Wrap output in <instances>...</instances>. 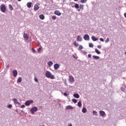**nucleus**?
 Segmentation results:
<instances>
[{"label":"nucleus","instance_id":"nucleus-1","mask_svg":"<svg viewBox=\"0 0 126 126\" xmlns=\"http://www.w3.org/2000/svg\"><path fill=\"white\" fill-rule=\"evenodd\" d=\"M45 76L46 77H47V78H51V79H55V76L54 75L52 74V73H51V72H50L49 71H46L45 73Z\"/></svg>","mask_w":126,"mask_h":126},{"label":"nucleus","instance_id":"nucleus-2","mask_svg":"<svg viewBox=\"0 0 126 126\" xmlns=\"http://www.w3.org/2000/svg\"><path fill=\"white\" fill-rule=\"evenodd\" d=\"M0 10L3 13H4L5 11H6V7L5 6V5H4V4H2L0 5Z\"/></svg>","mask_w":126,"mask_h":126},{"label":"nucleus","instance_id":"nucleus-3","mask_svg":"<svg viewBox=\"0 0 126 126\" xmlns=\"http://www.w3.org/2000/svg\"><path fill=\"white\" fill-rule=\"evenodd\" d=\"M37 111H38V108L37 107H33L31 109V112L32 115H34V114H35V112H37Z\"/></svg>","mask_w":126,"mask_h":126},{"label":"nucleus","instance_id":"nucleus-4","mask_svg":"<svg viewBox=\"0 0 126 126\" xmlns=\"http://www.w3.org/2000/svg\"><path fill=\"white\" fill-rule=\"evenodd\" d=\"M12 101H13L15 105H18V106L20 105V102H18V99H17V98H13L12 99Z\"/></svg>","mask_w":126,"mask_h":126},{"label":"nucleus","instance_id":"nucleus-5","mask_svg":"<svg viewBox=\"0 0 126 126\" xmlns=\"http://www.w3.org/2000/svg\"><path fill=\"white\" fill-rule=\"evenodd\" d=\"M32 103H33L32 100H27L25 102V105L26 106H30V104H32Z\"/></svg>","mask_w":126,"mask_h":126},{"label":"nucleus","instance_id":"nucleus-6","mask_svg":"<svg viewBox=\"0 0 126 126\" xmlns=\"http://www.w3.org/2000/svg\"><path fill=\"white\" fill-rule=\"evenodd\" d=\"M83 38L86 41H89V40H90V37L89 36V35H88V34H85Z\"/></svg>","mask_w":126,"mask_h":126},{"label":"nucleus","instance_id":"nucleus-7","mask_svg":"<svg viewBox=\"0 0 126 126\" xmlns=\"http://www.w3.org/2000/svg\"><path fill=\"white\" fill-rule=\"evenodd\" d=\"M69 82H70V83H73V82H74V78L72 76H70L69 77Z\"/></svg>","mask_w":126,"mask_h":126},{"label":"nucleus","instance_id":"nucleus-8","mask_svg":"<svg viewBox=\"0 0 126 126\" xmlns=\"http://www.w3.org/2000/svg\"><path fill=\"white\" fill-rule=\"evenodd\" d=\"M99 115L100 117H104L106 116V113H105V111L101 110L99 111Z\"/></svg>","mask_w":126,"mask_h":126},{"label":"nucleus","instance_id":"nucleus-9","mask_svg":"<svg viewBox=\"0 0 126 126\" xmlns=\"http://www.w3.org/2000/svg\"><path fill=\"white\" fill-rule=\"evenodd\" d=\"M54 14H56V15H58V16H61V15H62V13L59 10L55 11Z\"/></svg>","mask_w":126,"mask_h":126},{"label":"nucleus","instance_id":"nucleus-10","mask_svg":"<svg viewBox=\"0 0 126 126\" xmlns=\"http://www.w3.org/2000/svg\"><path fill=\"white\" fill-rule=\"evenodd\" d=\"M39 8V4L38 3L35 4L34 6V10H38Z\"/></svg>","mask_w":126,"mask_h":126},{"label":"nucleus","instance_id":"nucleus-11","mask_svg":"<svg viewBox=\"0 0 126 126\" xmlns=\"http://www.w3.org/2000/svg\"><path fill=\"white\" fill-rule=\"evenodd\" d=\"M80 8L78 9V11H80V10H83V8L84 7V5L83 4H80V5L79 6Z\"/></svg>","mask_w":126,"mask_h":126},{"label":"nucleus","instance_id":"nucleus-12","mask_svg":"<svg viewBox=\"0 0 126 126\" xmlns=\"http://www.w3.org/2000/svg\"><path fill=\"white\" fill-rule=\"evenodd\" d=\"M13 75L14 77H16L17 76V70H13Z\"/></svg>","mask_w":126,"mask_h":126},{"label":"nucleus","instance_id":"nucleus-13","mask_svg":"<svg viewBox=\"0 0 126 126\" xmlns=\"http://www.w3.org/2000/svg\"><path fill=\"white\" fill-rule=\"evenodd\" d=\"M54 69L57 70L58 68H60V64L56 63L54 65Z\"/></svg>","mask_w":126,"mask_h":126},{"label":"nucleus","instance_id":"nucleus-14","mask_svg":"<svg viewBox=\"0 0 126 126\" xmlns=\"http://www.w3.org/2000/svg\"><path fill=\"white\" fill-rule=\"evenodd\" d=\"M53 64H54V63L52 61H49L47 63V65L48 66H49V67H51Z\"/></svg>","mask_w":126,"mask_h":126},{"label":"nucleus","instance_id":"nucleus-15","mask_svg":"<svg viewBox=\"0 0 126 126\" xmlns=\"http://www.w3.org/2000/svg\"><path fill=\"white\" fill-rule=\"evenodd\" d=\"M72 7H75L76 9L79 8V5L78 3H76L74 6H71Z\"/></svg>","mask_w":126,"mask_h":126},{"label":"nucleus","instance_id":"nucleus-16","mask_svg":"<svg viewBox=\"0 0 126 126\" xmlns=\"http://www.w3.org/2000/svg\"><path fill=\"white\" fill-rule=\"evenodd\" d=\"M77 41L79 42H81V41H82V37H81V36H80V35L78 36Z\"/></svg>","mask_w":126,"mask_h":126},{"label":"nucleus","instance_id":"nucleus-17","mask_svg":"<svg viewBox=\"0 0 126 126\" xmlns=\"http://www.w3.org/2000/svg\"><path fill=\"white\" fill-rule=\"evenodd\" d=\"M66 110H73V107L71 106V105H68L66 108Z\"/></svg>","mask_w":126,"mask_h":126},{"label":"nucleus","instance_id":"nucleus-18","mask_svg":"<svg viewBox=\"0 0 126 126\" xmlns=\"http://www.w3.org/2000/svg\"><path fill=\"white\" fill-rule=\"evenodd\" d=\"M82 112L84 114H85V113H87V109H86V107H83L82 110Z\"/></svg>","mask_w":126,"mask_h":126},{"label":"nucleus","instance_id":"nucleus-19","mask_svg":"<svg viewBox=\"0 0 126 126\" xmlns=\"http://www.w3.org/2000/svg\"><path fill=\"white\" fill-rule=\"evenodd\" d=\"M23 37L24 39H27V40H28L29 37L28 36V35H27V33H24Z\"/></svg>","mask_w":126,"mask_h":126},{"label":"nucleus","instance_id":"nucleus-20","mask_svg":"<svg viewBox=\"0 0 126 126\" xmlns=\"http://www.w3.org/2000/svg\"><path fill=\"white\" fill-rule=\"evenodd\" d=\"M27 5L28 6V7H29V8H30V7H31L32 5V2H29L27 3Z\"/></svg>","mask_w":126,"mask_h":126},{"label":"nucleus","instance_id":"nucleus-21","mask_svg":"<svg viewBox=\"0 0 126 126\" xmlns=\"http://www.w3.org/2000/svg\"><path fill=\"white\" fill-rule=\"evenodd\" d=\"M39 18L40 19H41V20H44V19H45V16L43 14L40 15Z\"/></svg>","mask_w":126,"mask_h":126},{"label":"nucleus","instance_id":"nucleus-22","mask_svg":"<svg viewBox=\"0 0 126 126\" xmlns=\"http://www.w3.org/2000/svg\"><path fill=\"white\" fill-rule=\"evenodd\" d=\"M92 40H93V41H98V38H96L94 36H92Z\"/></svg>","mask_w":126,"mask_h":126},{"label":"nucleus","instance_id":"nucleus-23","mask_svg":"<svg viewBox=\"0 0 126 126\" xmlns=\"http://www.w3.org/2000/svg\"><path fill=\"white\" fill-rule=\"evenodd\" d=\"M73 96L75 98H77V99H78L79 98V97H80L79 94H73Z\"/></svg>","mask_w":126,"mask_h":126},{"label":"nucleus","instance_id":"nucleus-24","mask_svg":"<svg viewBox=\"0 0 126 126\" xmlns=\"http://www.w3.org/2000/svg\"><path fill=\"white\" fill-rule=\"evenodd\" d=\"M93 58L94 59H95V60H99L100 59V57L99 56L94 55L93 56Z\"/></svg>","mask_w":126,"mask_h":126},{"label":"nucleus","instance_id":"nucleus-25","mask_svg":"<svg viewBox=\"0 0 126 126\" xmlns=\"http://www.w3.org/2000/svg\"><path fill=\"white\" fill-rule=\"evenodd\" d=\"M95 52L96 53V54H97V55H100L101 54V52H100V51L97 49H95Z\"/></svg>","mask_w":126,"mask_h":126},{"label":"nucleus","instance_id":"nucleus-26","mask_svg":"<svg viewBox=\"0 0 126 126\" xmlns=\"http://www.w3.org/2000/svg\"><path fill=\"white\" fill-rule=\"evenodd\" d=\"M21 81H22V78H21V77H20L18 78V79L17 80V82H18L19 83H20V82H21Z\"/></svg>","mask_w":126,"mask_h":126},{"label":"nucleus","instance_id":"nucleus-27","mask_svg":"<svg viewBox=\"0 0 126 126\" xmlns=\"http://www.w3.org/2000/svg\"><path fill=\"white\" fill-rule=\"evenodd\" d=\"M78 107H79V108H81V107L82 106V104L81 103V101H79L78 102Z\"/></svg>","mask_w":126,"mask_h":126},{"label":"nucleus","instance_id":"nucleus-28","mask_svg":"<svg viewBox=\"0 0 126 126\" xmlns=\"http://www.w3.org/2000/svg\"><path fill=\"white\" fill-rule=\"evenodd\" d=\"M9 8L10 10H11V11H12V10H13V7L11 5V4H9Z\"/></svg>","mask_w":126,"mask_h":126},{"label":"nucleus","instance_id":"nucleus-29","mask_svg":"<svg viewBox=\"0 0 126 126\" xmlns=\"http://www.w3.org/2000/svg\"><path fill=\"white\" fill-rule=\"evenodd\" d=\"M121 91H123V92H124V93H126V89L124 87H121Z\"/></svg>","mask_w":126,"mask_h":126},{"label":"nucleus","instance_id":"nucleus-30","mask_svg":"<svg viewBox=\"0 0 126 126\" xmlns=\"http://www.w3.org/2000/svg\"><path fill=\"white\" fill-rule=\"evenodd\" d=\"M93 114H94V116H98V113H97V111L94 110L93 111Z\"/></svg>","mask_w":126,"mask_h":126},{"label":"nucleus","instance_id":"nucleus-31","mask_svg":"<svg viewBox=\"0 0 126 126\" xmlns=\"http://www.w3.org/2000/svg\"><path fill=\"white\" fill-rule=\"evenodd\" d=\"M73 45H74V46H75V47H78V43H77V42H76V41L74 42Z\"/></svg>","mask_w":126,"mask_h":126},{"label":"nucleus","instance_id":"nucleus-32","mask_svg":"<svg viewBox=\"0 0 126 126\" xmlns=\"http://www.w3.org/2000/svg\"><path fill=\"white\" fill-rule=\"evenodd\" d=\"M89 46L90 47V48H93V47H94V45L92 43H89Z\"/></svg>","mask_w":126,"mask_h":126},{"label":"nucleus","instance_id":"nucleus-33","mask_svg":"<svg viewBox=\"0 0 126 126\" xmlns=\"http://www.w3.org/2000/svg\"><path fill=\"white\" fill-rule=\"evenodd\" d=\"M86 1H87V0H80V2H81V3H85V2H86Z\"/></svg>","mask_w":126,"mask_h":126},{"label":"nucleus","instance_id":"nucleus-34","mask_svg":"<svg viewBox=\"0 0 126 126\" xmlns=\"http://www.w3.org/2000/svg\"><path fill=\"white\" fill-rule=\"evenodd\" d=\"M82 49H83V46H82V45H79L78 48L79 51H80V50H82Z\"/></svg>","mask_w":126,"mask_h":126},{"label":"nucleus","instance_id":"nucleus-35","mask_svg":"<svg viewBox=\"0 0 126 126\" xmlns=\"http://www.w3.org/2000/svg\"><path fill=\"white\" fill-rule=\"evenodd\" d=\"M72 102H73V103H74L75 104L77 103V100H76V99H72Z\"/></svg>","mask_w":126,"mask_h":126},{"label":"nucleus","instance_id":"nucleus-36","mask_svg":"<svg viewBox=\"0 0 126 126\" xmlns=\"http://www.w3.org/2000/svg\"><path fill=\"white\" fill-rule=\"evenodd\" d=\"M109 41H110V39L109 38H107L106 40H105V43H109Z\"/></svg>","mask_w":126,"mask_h":126},{"label":"nucleus","instance_id":"nucleus-37","mask_svg":"<svg viewBox=\"0 0 126 126\" xmlns=\"http://www.w3.org/2000/svg\"><path fill=\"white\" fill-rule=\"evenodd\" d=\"M41 51H42V48L40 47L37 50L38 53H41Z\"/></svg>","mask_w":126,"mask_h":126},{"label":"nucleus","instance_id":"nucleus-38","mask_svg":"<svg viewBox=\"0 0 126 126\" xmlns=\"http://www.w3.org/2000/svg\"><path fill=\"white\" fill-rule=\"evenodd\" d=\"M52 19L53 20H56L57 19V17L56 16H53Z\"/></svg>","mask_w":126,"mask_h":126},{"label":"nucleus","instance_id":"nucleus-39","mask_svg":"<svg viewBox=\"0 0 126 126\" xmlns=\"http://www.w3.org/2000/svg\"><path fill=\"white\" fill-rule=\"evenodd\" d=\"M8 108L9 109H11V108H12V105H11V104H9V105H8Z\"/></svg>","mask_w":126,"mask_h":126},{"label":"nucleus","instance_id":"nucleus-40","mask_svg":"<svg viewBox=\"0 0 126 126\" xmlns=\"http://www.w3.org/2000/svg\"><path fill=\"white\" fill-rule=\"evenodd\" d=\"M34 81H35V82H38V79H37V78L35 77L34 78Z\"/></svg>","mask_w":126,"mask_h":126},{"label":"nucleus","instance_id":"nucleus-41","mask_svg":"<svg viewBox=\"0 0 126 126\" xmlns=\"http://www.w3.org/2000/svg\"><path fill=\"white\" fill-rule=\"evenodd\" d=\"M83 54L84 55H87V52L86 51H83Z\"/></svg>","mask_w":126,"mask_h":126},{"label":"nucleus","instance_id":"nucleus-42","mask_svg":"<svg viewBox=\"0 0 126 126\" xmlns=\"http://www.w3.org/2000/svg\"><path fill=\"white\" fill-rule=\"evenodd\" d=\"M100 41H101V42H104V39H103V38H100L99 39Z\"/></svg>","mask_w":126,"mask_h":126},{"label":"nucleus","instance_id":"nucleus-43","mask_svg":"<svg viewBox=\"0 0 126 126\" xmlns=\"http://www.w3.org/2000/svg\"><path fill=\"white\" fill-rule=\"evenodd\" d=\"M88 58H90V59H91V57H92V55H91V54H89L88 55Z\"/></svg>","mask_w":126,"mask_h":126},{"label":"nucleus","instance_id":"nucleus-44","mask_svg":"<svg viewBox=\"0 0 126 126\" xmlns=\"http://www.w3.org/2000/svg\"><path fill=\"white\" fill-rule=\"evenodd\" d=\"M97 48L98 49H101V48H102V46H101V45H97Z\"/></svg>","mask_w":126,"mask_h":126},{"label":"nucleus","instance_id":"nucleus-45","mask_svg":"<svg viewBox=\"0 0 126 126\" xmlns=\"http://www.w3.org/2000/svg\"><path fill=\"white\" fill-rule=\"evenodd\" d=\"M32 50L33 53H36V50H35V49H34L33 48H32Z\"/></svg>","mask_w":126,"mask_h":126},{"label":"nucleus","instance_id":"nucleus-46","mask_svg":"<svg viewBox=\"0 0 126 126\" xmlns=\"http://www.w3.org/2000/svg\"><path fill=\"white\" fill-rule=\"evenodd\" d=\"M63 95H64V96H68V94H66V93H64L63 94Z\"/></svg>","mask_w":126,"mask_h":126},{"label":"nucleus","instance_id":"nucleus-47","mask_svg":"<svg viewBox=\"0 0 126 126\" xmlns=\"http://www.w3.org/2000/svg\"><path fill=\"white\" fill-rule=\"evenodd\" d=\"M6 68H9V64L6 65Z\"/></svg>","mask_w":126,"mask_h":126},{"label":"nucleus","instance_id":"nucleus-48","mask_svg":"<svg viewBox=\"0 0 126 126\" xmlns=\"http://www.w3.org/2000/svg\"><path fill=\"white\" fill-rule=\"evenodd\" d=\"M21 108H25V105H22L21 106Z\"/></svg>","mask_w":126,"mask_h":126},{"label":"nucleus","instance_id":"nucleus-49","mask_svg":"<svg viewBox=\"0 0 126 126\" xmlns=\"http://www.w3.org/2000/svg\"><path fill=\"white\" fill-rule=\"evenodd\" d=\"M68 126H72V124H68Z\"/></svg>","mask_w":126,"mask_h":126},{"label":"nucleus","instance_id":"nucleus-50","mask_svg":"<svg viewBox=\"0 0 126 126\" xmlns=\"http://www.w3.org/2000/svg\"><path fill=\"white\" fill-rule=\"evenodd\" d=\"M124 16H125V18H126V13H124Z\"/></svg>","mask_w":126,"mask_h":126},{"label":"nucleus","instance_id":"nucleus-51","mask_svg":"<svg viewBox=\"0 0 126 126\" xmlns=\"http://www.w3.org/2000/svg\"><path fill=\"white\" fill-rule=\"evenodd\" d=\"M73 58H74V59H76V57H75V56L74 55H73Z\"/></svg>","mask_w":126,"mask_h":126},{"label":"nucleus","instance_id":"nucleus-52","mask_svg":"<svg viewBox=\"0 0 126 126\" xmlns=\"http://www.w3.org/2000/svg\"><path fill=\"white\" fill-rule=\"evenodd\" d=\"M22 0H18V1H21Z\"/></svg>","mask_w":126,"mask_h":126},{"label":"nucleus","instance_id":"nucleus-53","mask_svg":"<svg viewBox=\"0 0 126 126\" xmlns=\"http://www.w3.org/2000/svg\"><path fill=\"white\" fill-rule=\"evenodd\" d=\"M74 0V1H77V0Z\"/></svg>","mask_w":126,"mask_h":126},{"label":"nucleus","instance_id":"nucleus-54","mask_svg":"<svg viewBox=\"0 0 126 126\" xmlns=\"http://www.w3.org/2000/svg\"><path fill=\"white\" fill-rule=\"evenodd\" d=\"M38 45H40V42H38Z\"/></svg>","mask_w":126,"mask_h":126},{"label":"nucleus","instance_id":"nucleus-55","mask_svg":"<svg viewBox=\"0 0 126 126\" xmlns=\"http://www.w3.org/2000/svg\"><path fill=\"white\" fill-rule=\"evenodd\" d=\"M61 103H59V105L61 106Z\"/></svg>","mask_w":126,"mask_h":126},{"label":"nucleus","instance_id":"nucleus-56","mask_svg":"<svg viewBox=\"0 0 126 126\" xmlns=\"http://www.w3.org/2000/svg\"><path fill=\"white\" fill-rule=\"evenodd\" d=\"M16 112H18L17 110H16Z\"/></svg>","mask_w":126,"mask_h":126}]
</instances>
